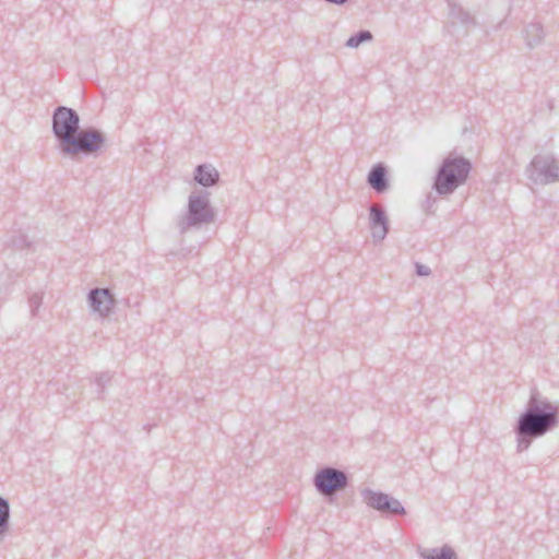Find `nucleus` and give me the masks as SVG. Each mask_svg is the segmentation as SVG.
<instances>
[{
    "instance_id": "obj_1",
    "label": "nucleus",
    "mask_w": 559,
    "mask_h": 559,
    "mask_svg": "<svg viewBox=\"0 0 559 559\" xmlns=\"http://www.w3.org/2000/svg\"><path fill=\"white\" fill-rule=\"evenodd\" d=\"M80 116L70 107L58 106L51 117V130L60 153L75 157L79 154H94L106 142L105 134L95 128L81 130Z\"/></svg>"
},
{
    "instance_id": "obj_2",
    "label": "nucleus",
    "mask_w": 559,
    "mask_h": 559,
    "mask_svg": "<svg viewBox=\"0 0 559 559\" xmlns=\"http://www.w3.org/2000/svg\"><path fill=\"white\" fill-rule=\"evenodd\" d=\"M559 425V404L551 403L534 389L524 412L514 426L516 451H526L535 439L542 438Z\"/></svg>"
},
{
    "instance_id": "obj_3",
    "label": "nucleus",
    "mask_w": 559,
    "mask_h": 559,
    "mask_svg": "<svg viewBox=\"0 0 559 559\" xmlns=\"http://www.w3.org/2000/svg\"><path fill=\"white\" fill-rule=\"evenodd\" d=\"M473 169L472 162L461 155L449 154L443 158L433 178L432 189L444 197L465 185Z\"/></svg>"
},
{
    "instance_id": "obj_4",
    "label": "nucleus",
    "mask_w": 559,
    "mask_h": 559,
    "mask_svg": "<svg viewBox=\"0 0 559 559\" xmlns=\"http://www.w3.org/2000/svg\"><path fill=\"white\" fill-rule=\"evenodd\" d=\"M216 213L210 202L207 191L192 192L188 198L187 212L176 219V226L180 234L190 228L210 225L215 222Z\"/></svg>"
},
{
    "instance_id": "obj_5",
    "label": "nucleus",
    "mask_w": 559,
    "mask_h": 559,
    "mask_svg": "<svg viewBox=\"0 0 559 559\" xmlns=\"http://www.w3.org/2000/svg\"><path fill=\"white\" fill-rule=\"evenodd\" d=\"M525 171L527 178L536 185L559 182V159L554 154H537Z\"/></svg>"
},
{
    "instance_id": "obj_6",
    "label": "nucleus",
    "mask_w": 559,
    "mask_h": 559,
    "mask_svg": "<svg viewBox=\"0 0 559 559\" xmlns=\"http://www.w3.org/2000/svg\"><path fill=\"white\" fill-rule=\"evenodd\" d=\"M313 485L319 493L330 496L345 489L348 485V477L345 472L326 466L316 473Z\"/></svg>"
},
{
    "instance_id": "obj_7",
    "label": "nucleus",
    "mask_w": 559,
    "mask_h": 559,
    "mask_svg": "<svg viewBox=\"0 0 559 559\" xmlns=\"http://www.w3.org/2000/svg\"><path fill=\"white\" fill-rule=\"evenodd\" d=\"M389 226V218L384 209L379 204H371L369 206V228L374 243L385 239Z\"/></svg>"
},
{
    "instance_id": "obj_8",
    "label": "nucleus",
    "mask_w": 559,
    "mask_h": 559,
    "mask_svg": "<svg viewBox=\"0 0 559 559\" xmlns=\"http://www.w3.org/2000/svg\"><path fill=\"white\" fill-rule=\"evenodd\" d=\"M88 304L100 318L108 317L115 306V298L108 288H93L90 290Z\"/></svg>"
},
{
    "instance_id": "obj_9",
    "label": "nucleus",
    "mask_w": 559,
    "mask_h": 559,
    "mask_svg": "<svg viewBox=\"0 0 559 559\" xmlns=\"http://www.w3.org/2000/svg\"><path fill=\"white\" fill-rule=\"evenodd\" d=\"M368 185L377 192L383 193L389 188L388 171L383 164H376L367 177Z\"/></svg>"
},
{
    "instance_id": "obj_10",
    "label": "nucleus",
    "mask_w": 559,
    "mask_h": 559,
    "mask_svg": "<svg viewBox=\"0 0 559 559\" xmlns=\"http://www.w3.org/2000/svg\"><path fill=\"white\" fill-rule=\"evenodd\" d=\"M449 9V19L451 24H461L462 26L469 27L476 24L475 19L455 0H447Z\"/></svg>"
},
{
    "instance_id": "obj_11",
    "label": "nucleus",
    "mask_w": 559,
    "mask_h": 559,
    "mask_svg": "<svg viewBox=\"0 0 559 559\" xmlns=\"http://www.w3.org/2000/svg\"><path fill=\"white\" fill-rule=\"evenodd\" d=\"M193 178L200 186L213 187L219 180V173L211 164H201L195 167Z\"/></svg>"
},
{
    "instance_id": "obj_12",
    "label": "nucleus",
    "mask_w": 559,
    "mask_h": 559,
    "mask_svg": "<svg viewBox=\"0 0 559 559\" xmlns=\"http://www.w3.org/2000/svg\"><path fill=\"white\" fill-rule=\"evenodd\" d=\"M524 38L530 48L540 45L545 38L543 25L540 23H530L524 29Z\"/></svg>"
},
{
    "instance_id": "obj_13",
    "label": "nucleus",
    "mask_w": 559,
    "mask_h": 559,
    "mask_svg": "<svg viewBox=\"0 0 559 559\" xmlns=\"http://www.w3.org/2000/svg\"><path fill=\"white\" fill-rule=\"evenodd\" d=\"M361 497H362L364 502L368 507L381 512L384 503H386L388 493L374 491L372 489L366 488V489L361 490Z\"/></svg>"
},
{
    "instance_id": "obj_14",
    "label": "nucleus",
    "mask_w": 559,
    "mask_h": 559,
    "mask_svg": "<svg viewBox=\"0 0 559 559\" xmlns=\"http://www.w3.org/2000/svg\"><path fill=\"white\" fill-rule=\"evenodd\" d=\"M381 513H386L391 515H403L406 513L405 508L402 506V503L393 498L392 496L388 495L386 497V503H384Z\"/></svg>"
},
{
    "instance_id": "obj_15",
    "label": "nucleus",
    "mask_w": 559,
    "mask_h": 559,
    "mask_svg": "<svg viewBox=\"0 0 559 559\" xmlns=\"http://www.w3.org/2000/svg\"><path fill=\"white\" fill-rule=\"evenodd\" d=\"M372 38V34L369 31H359L347 39L346 46L357 48L362 43L370 41Z\"/></svg>"
},
{
    "instance_id": "obj_16",
    "label": "nucleus",
    "mask_w": 559,
    "mask_h": 559,
    "mask_svg": "<svg viewBox=\"0 0 559 559\" xmlns=\"http://www.w3.org/2000/svg\"><path fill=\"white\" fill-rule=\"evenodd\" d=\"M10 503L9 500L0 496V524H9Z\"/></svg>"
},
{
    "instance_id": "obj_17",
    "label": "nucleus",
    "mask_w": 559,
    "mask_h": 559,
    "mask_svg": "<svg viewBox=\"0 0 559 559\" xmlns=\"http://www.w3.org/2000/svg\"><path fill=\"white\" fill-rule=\"evenodd\" d=\"M111 376L109 372L99 373L96 378V384L98 386V397L102 399L104 394L105 386L110 382Z\"/></svg>"
},
{
    "instance_id": "obj_18",
    "label": "nucleus",
    "mask_w": 559,
    "mask_h": 559,
    "mask_svg": "<svg viewBox=\"0 0 559 559\" xmlns=\"http://www.w3.org/2000/svg\"><path fill=\"white\" fill-rule=\"evenodd\" d=\"M41 302H43V296L37 293L33 294L28 298V305H29L31 313L33 317H35L37 314V311H38L39 307L41 306Z\"/></svg>"
},
{
    "instance_id": "obj_19",
    "label": "nucleus",
    "mask_w": 559,
    "mask_h": 559,
    "mask_svg": "<svg viewBox=\"0 0 559 559\" xmlns=\"http://www.w3.org/2000/svg\"><path fill=\"white\" fill-rule=\"evenodd\" d=\"M415 266H416V274L418 276H428L431 273L430 267H428V266H426L424 264H420V263L417 262Z\"/></svg>"
},
{
    "instance_id": "obj_20",
    "label": "nucleus",
    "mask_w": 559,
    "mask_h": 559,
    "mask_svg": "<svg viewBox=\"0 0 559 559\" xmlns=\"http://www.w3.org/2000/svg\"><path fill=\"white\" fill-rule=\"evenodd\" d=\"M433 204H435V200L431 199L430 197H428L424 203V210L428 213V214H432L433 213Z\"/></svg>"
},
{
    "instance_id": "obj_21",
    "label": "nucleus",
    "mask_w": 559,
    "mask_h": 559,
    "mask_svg": "<svg viewBox=\"0 0 559 559\" xmlns=\"http://www.w3.org/2000/svg\"><path fill=\"white\" fill-rule=\"evenodd\" d=\"M454 556L451 550H445L442 552L441 558L439 559H452Z\"/></svg>"
},
{
    "instance_id": "obj_22",
    "label": "nucleus",
    "mask_w": 559,
    "mask_h": 559,
    "mask_svg": "<svg viewBox=\"0 0 559 559\" xmlns=\"http://www.w3.org/2000/svg\"><path fill=\"white\" fill-rule=\"evenodd\" d=\"M325 1L329 3H332V4L342 5V4L346 3L348 0H325Z\"/></svg>"
}]
</instances>
